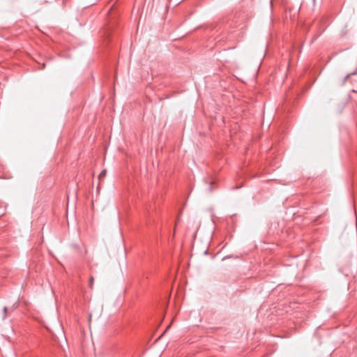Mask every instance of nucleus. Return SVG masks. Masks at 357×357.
<instances>
[{"mask_svg": "<svg viewBox=\"0 0 357 357\" xmlns=\"http://www.w3.org/2000/svg\"><path fill=\"white\" fill-rule=\"evenodd\" d=\"M93 281H94L93 277L91 276L90 280H89V284L90 289L93 288Z\"/></svg>", "mask_w": 357, "mask_h": 357, "instance_id": "1", "label": "nucleus"}, {"mask_svg": "<svg viewBox=\"0 0 357 357\" xmlns=\"http://www.w3.org/2000/svg\"><path fill=\"white\" fill-rule=\"evenodd\" d=\"M105 175H106V170H105V169H104V170H102V171L100 173V174H99V178H104V177L105 176Z\"/></svg>", "mask_w": 357, "mask_h": 357, "instance_id": "2", "label": "nucleus"}, {"mask_svg": "<svg viewBox=\"0 0 357 357\" xmlns=\"http://www.w3.org/2000/svg\"><path fill=\"white\" fill-rule=\"evenodd\" d=\"M7 310H8V308L6 307H3V312H4L3 318H5L7 315Z\"/></svg>", "mask_w": 357, "mask_h": 357, "instance_id": "3", "label": "nucleus"}, {"mask_svg": "<svg viewBox=\"0 0 357 357\" xmlns=\"http://www.w3.org/2000/svg\"><path fill=\"white\" fill-rule=\"evenodd\" d=\"M353 74H354V73H352V74H348V75L344 77V81H343V83H344V82L347 81V79L350 77V75H353Z\"/></svg>", "mask_w": 357, "mask_h": 357, "instance_id": "4", "label": "nucleus"}]
</instances>
